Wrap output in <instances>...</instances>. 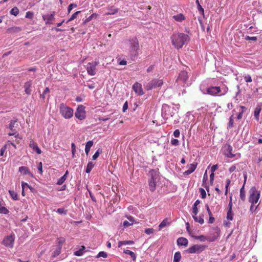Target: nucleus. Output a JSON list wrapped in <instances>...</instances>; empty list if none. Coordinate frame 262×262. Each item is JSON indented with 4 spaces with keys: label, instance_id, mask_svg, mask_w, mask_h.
Returning a JSON list of instances; mask_svg holds the SVG:
<instances>
[{
    "label": "nucleus",
    "instance_id": "nucleus-1",
    "mask_svg": "<svg viewBox=\"0 0 262 262\" xmlns=\"http://www.w3.org/2000/svg\"><path fill=\"white\" fill-rule=\"evenodd\" d=\"M172 45L177 49H181L183 46L190 41V37L188 34L174 32L170 37Z\"/></svg>",
    "mask_w": 262,
    "mask_h": 262
},
{
    "label": "nucleus",
    "instance_id": "nucleus-2",
    "mask_svg": "<svg viewBox=\"0 0 262 262\" xmlns=\"http://www.w3.org/2000/svg\"><path fill=\"white\" fill-rule=\"evenodd\" d=\"M201 91L204 94H207L213 96H222L225 95L228 90V88L225 85H222L220 86H210L206 90H202L200 88Z\"/></svg>",
    "mask_w": 262,
    "mask_h": 262
},
{
    "label": "nucleus",
    "instance_id": "nucleus-3",
    "mask_svg": "<svg viewBox=\"0 0 262 262\" xmlns=\"http://www.w3.org/2000/svg\"><path fill=\"white\" fill-rule=\"evenodd\" d=\"M260 191L255 186L252 187L249 191V202L252 204H256L260 198Z\"/></svg>",
    "mask_w": 262,
    "mask_h": 262
},
{
    "label": "nucleus",
    "instance_id": "nucleus-4",
    "mask_svg": "<svg viewBox=\"0 0 262 262\" xmlns=\"http://www.w3.org/2000/svg\"><path fill=\"white\" fill-rule=\"evenodd\" d=\"M59 112L64 118L69 119L73 117L74 110L72 108L62 103L59 106Z\"/></svg>",
    "mask_w": 262,
    "mask_h": 262
},
{
    "label": "nucleus",
    "instance_id": "nucleus-5",
    "mask_svg": "<svg viewBox=\"0 0 262 262\" xmlns=\"http://www.w3.org/2000/svg\"><path fill=\"white\" fill-rule=\"evenodd\" d=\"M176 111L177 110L174 107L170 106L166 104H163L162 107V116L164 119H167L172 117Z\"/></svg>",
    "mask_w": 262,
    "mask_h": 262
},
{
    "label": "nucleus",
    "instance_id": "nucleus-6",
    "mask_svg": "<svg viewBox=\"0 0 262 262\" xmlns=\"http://www.w3.org/2000/svg\"><path fill=\"white\" fill-rule=\"evenodd\" d=\"M188 72L185 70H182L180 72L176 82L183 86H188L190 84L188 81Z\"/></svg>",
    "mask_w": 262,
    "mask_h": 262
},
{
    "label": "nucleus",
    "instance_id": "nucleus-7",
    "mask_svg": "<svg viewBox=\"0 0 262 262\" xmlns=\"http://www.w3.org/2000/svg\"><path fill=\"white\" fill-rule=\"evenodd\" d=\"M163 84V80L162 79H153L149 82L144 84L145 89L148 91L152 89L159 88Z\"/></svg>",
    "mask_w": 262,
    "mask_h": 262
},
{
    "label": "nucleus",
    "instance_id": "nucleus-8",
    "mask_svg": "<svg viewBox=\"0 0 262 262\" xmlns=\"http://www.w3.org/2000/svg\"><path fill=\"white\" fill-rule=\"evenodd\" d=\"M220 235V230L218 227L210 228L208 234V242H213L216 241Z\"/></svg>",
    "mask_w": 262,
    "mask_h": 262
},
{
    "label": "nucleus",
    "instance_id": "nucleus-9",
    "mask_svg": "<svg viewBox=\"0 0 262 262\" xmlns=\"http://www.w3.org/2000/svg\"><path fill=\"white\" fill-rule=\"evenodd\" d=\"M206 248L207 246L204 245H194L192 246L189 247L186 250V252L190 254H199L204 251Z\"/></svg>",
    "mask_w": 262,
    "mask_h": 262
},
{
    "label": "nucleus",
    "instance_id": "nucleus-10",
    "mask_svg": "<svg viewBox=\"0 0 262 262\" xmlns=\"http://www.w3.org/2000/svg\"><path fill=\"white\" fill-rule=\"evenodd\" d=\"M15 238V237L14 234L12 233L10 235L6 236L4 238L2 241V244L5 247L12 248L14 246Z\"/></svg>",
    "mask_w": 262,
    "mask_h": 262
},
{
    "label": "nucleus",
    "instance_id": "nucleus-11",
    "mask_svg": "<svg viewBox=\"0 0 262 262\" xmlns=\"http://www.w3.org/2000/svg\"><path fill=\"white\" fill-rule=\"evenodd\" d=\"M99 64L98 61H95L86 64V69L89 75L94 76L96 74V68Z\"/></svg>",
    "mask_w": 262,
    "mask_h": 262
},
{
    "label": "nucleus",
    "instance_id": "nucleus-12",
    "mask_svg": "<svg viewBox=\"0 0 262 262\" xmlns=\"http://www.w3.org/2000/svg\"><path fill=\"white\" fill-rule=\"evenodd\" d=\"M75 117L80 120H83L85 118V106L83 105H79L77 107L75 114Z\"/></svg>",
    "mask_w": 262,
    "mask_h": 262
},
{
    "label": "nucleus",
    "instance_id": "nucleus-13",
    "mask_svg": "<svg viewBox=\"0 0 262 262\" xmlns=\"http://www.w3.org/2000/svg\"><path fill=\"white\" fill-rule=\"evenodd\" d=\"M149 176L150 177V180L159 182L160 179V173L158 169H151L149 171Z\"/></svg>",
    "mask_w": 262,
    "mask_h": 262
},
{
    "label": "nucleus",
    "instance_id": "nucleus-14",
    "mask_svg": "<svg viewBox=\"0 0 262 262\" xmlns=\"http://www.w3.org/2000/svg\"><path fill=\"white\" fill-rule=\"evenodd\" d=\"M223 149L224 155L226 157L232 158L235 156V155H234L232 152L233 149L232 147L230 144H226L224 146Z\"/></svg>",
    "mask_w": 262,
    "mask_h": 262
},
{
    "label": "nucleus",
    "instance_id": "nucleus-15",
    "mask_svg": "<svg viewBox=\"0 0 262 262\" xmlns=\"http://www.w3.org/2000/svg\"><path fill=\"white\" fill-rule=\"evenodd\" d=\"M130 48L132 51L137 52L139 49V42L136 37L130 39Z\"/></svg>",
    "mask_w": 262,
    "mask_h": 262
},
{
    "label": "nucleus",
    "instance_id": "nucleus-16",
    "mask_svg": "<svg viewBox=\"0 0 262 262\" xmlns=\"http://www.w3.org/2000/svg\"><path fill=\"white\" fill-rule=\"evenodd\" d=\"M133 89L135 92L139 96L142 95L144 94L142 85L138 82H136L133 85Z\"/></svg>",
    "mask_w": 262,
    "mask_h": 262
},
{
    "label": "nucleus",
    "instance_id": "nucleus-17",
    "mask_svg": "<svg viewBox=\"0 0 262 262\" xmlns=\"http://www.w3.org/2000/svg\"><path fill=\"white\" fill-rule=\"evenodd\" d=\"M55 12L51 14H47L42 16L43 19L46 21V24H51L52 21L54 19Z\"/></svg>",
    "mask_w": 262,
    "mask_h": 262
},
{
    "label": "nucleus",
    "instance_id": "nucleus-18",
    "mask_svg": "<svg viewBox=\"0 0 262 262\" xmlns=\"http://www.w3.org/2000/svg\"><path fill=\"white\" fill-rule=\"evenodd\" d=\"M19 172H20L23 175H29L31 177H33V173L29 170V168L26 166H21L19 167Z\"/></svg>",
    "mask_w": 262,
    "mask_h": 262
},
{
    "label": "nucleus",
    "instance_id": "nucleus-19",
    "mask_svg": "<svg viewBox=\"0 0 262 262\" xmlns=\"http://www.w3.org/2000/svg\"><path fill=\"white\" fill-rule=\"evenodd\" d=\"M29 146L33 149L37 154L41 153V149L39 148L37 144L33 140L30 141L29 143Z\"/></svg>",
    "mask_w": 262,
    "mask_h": 262
},
{
    "label": "nucleus",
    "instance_id": "nucleus-20",
    "mask_svg": "<svg viewBox=\"0 0 262 262\" xmlns=\"http://www.w3.org/2000/svg\"><path fill=\"white\" fill-rule=\"evenodd\" d=\"M188 166V169L184 172V175H189L192 173L195 170L197 166V164L192 163L189 165Z\"/></svg>",
    "mask_w": 262,
    "mask_h": 262
},
{
    "label": "nucleus",
    "instance_id": "nucleus-21",
    "mask_svg": "<svg viewBox=\"0 0 262 262\" xmlns=\"http://www.w3.org/2000/svg\"><path fill=\"white\" fill-rule=\"evenodd\" d=\"M106 9L108 11L105 13L104 15H105L115 14L118 11V9L113 6H108Z\"/></svg>",
    "mask_w": 262,
    "mask_h": 262
},
{
    "label": "nucleus",
    "instance_id": "nucleus-22",
    "mask_svg": "<svg viewBox=\"0 0 262 262\" xmlns=\"http://www.w3.org/2000/svg\"><path fill=\"white\" fill-rule=\"evenodd\" d=\"M177 244L179 246H187L188 244V241L185 237H181L178 238Z\"/></svg>",
    "mask_w": 262,
    "mask_h": 262
},
{
    "label": "nucleus",
    "instance_id": "nucleus-23",
    "mask_svg": "<svg viewBox=\"0 0 262 262\" xmlns=\"http://www.w3.org/2000/svg\"><path fill=\"white\" fill-rule=\"evenodd\" d=\"M32 85V81H29L25 83L24 88L26 93L28 95H30L31 93V90L30 89Z\"/></svg>",
    "mask_w": 262,
    "mask_h": 262
},
{
    "label": "nucleus",
    "instance_id": "nucleus-24",
    "mask_svg": "<svg viewBox=\"0 0 262 262\" xmlns=\"http://www.w3.org/2000/svg\"><path fill=\"white\" fill-rule=\"evenodd\" d=\"M261 111V108L259 105H257L254 110V116L255 119L258 121L259 119V114Z\"/></svg>",
    "mask_w": 262,
    "mask_h": 262
},
{
    "label": "nucleus",
    "instance_id": "nucleus-25",
    "mask_svg": "<svg viewBox=\"0 0 262 262\" xmlns=\"http://www.w3.org/2000/svg\"><path fill=\"white\" fill-rule=\"evenodd\" d=\"M172 18L178 22H182L183 20L185 19V17L182 13H179L177 15H173Z\"/></svg>",
    "mask_w": 262,
    "mask_h": 262
},
{
    "label": "nucleus",
    "instance_id": "nucleus-26",
    "mask_svg": "<svg viewBox=\"0 0 262 262\" xmlns=\"http://www.w3.org/2000/svg\"><path fill=\"white\" fill-rule=\"evenodd\" d=\"M68 173L69 172L68 170H67L64 174L58 180L57 182V184L58 185L62 184L64 183V182L66 180Z\"/></svg>",
    "mask_w": 262,
    "mask_h": 262
},
{
    "label": "nucleus",
    "instance_id": "nucleus-27",
    "mask_svg": "<svg viewBox=\"0 0 262 262\" xmlns=\"http://www.w3.org/2000/svg\"><path fill=\"white\" fill-rule=\"evenodd\" d=\"M158 182L155 181H154L150 180H149L148 185H149V189L151 191L153 192L156 190V184Z\"/></svg>",
    "mask_w": 262,
    "mask_h": 262
},
{
    "label": "nucleus",
    "instance_id": "nucleus-28",
    "mask_svg": "<svg viewBox=\"0 0 262 262\" xmlns=\"http://www.w3.org/2000/svg\"><path fill=\"white\" fill-rule=\"evenodd\" d=\"M239 196L241 199L243 201H245L246 200V191L245 190V185L244 184L242 187L240 189Z\"/></svg>",
    "mask_w": 262,
    "mask_h": 262
},
{
    "label": "nucleus",
    "instance_id": "nucleus-29",
    "mask_svg": "<svg viewBox=\"0 0 262 262\" xmlns=\"http://www.w3.org/2000/svg\"><path fill=\"white\" fill-rule=\"evenodd\" d=\"M93 145V142L92 141H89L86 142L85 147V152L86 154V155H89V153L90 151V149L91 147Z\"/></svg>",
    "mask_w": 262,
    "mask_h": 262
},
{
    "label": "nucleus",
    "instance_id": "nucleus-30",
    "mask_svg": "<svg viewBox=\"0 0 262 262\" xmlns=\"http://www.w3.org/2000/svg\"><path fill=\"white\" fill-rule=\"evenodd\" d=\"M193 238L195 239H198L201 242H204L206 241H208V236H206L203 235H199V236H193Z\"/></svg>",
    "mask_w": 262,
    "mask_h": 262
},
{
    "label": "nucleus",
    "instance_id": "nucleus-31",
    "mask_svg": "<svg viewBox=\"0 0 262 262\" xmlns=\"http://www.w3.org/2000/svg\"><path fill=\"white\" fill-rule=\"evenodd\" d=\"M134 244V242L133 241H119L118 242V247H121L123 245H133Z\"/></svg>",
    "mask_w": 262,
    "mask_h": 262
},
{
    "label": "nucleus",
    "instance_id": "nucleus-32",
    "mask_svg": "<svg viewBox=\"0 0 262 262\" xmlns=\"http://www.w3.org/2000/svg\"><path fill=\"white\" fill-rule=\"evenodd\" d=\"M85 249V247L84 246H82L78 250L74 252V254L77 256H82L84 253Z\"/></svg>",
    "mask_w": 262,
    "mask_h": 262
},
{
    "label": "nucleus",
    "instance_id": "nucleus-33",
    "mask_svg": "<svg viewBox=\"0 0 262 262\" xmlns=\"http://www.w3.org/2000/svg\"><path fill=\"white\" fill-rule=\"evenodd\" d=\"M123 252L124 253L130 255L134 261L136 260V255L134 252L128 250H124Z\"/></svg>",
    "mask_w": 262,
    "mask_h": 262
},
{
    "label": "nucleus",
    "instance_id": "nucleus-34",
    "mask_svg": "<svg viewBox=\"0 0 262 262\" xmlns=\"http://www.w3.org/2000/svg\"><path fill=\"white\" fill-rule=\"evenodd\" d=\"M17 125V120H11L9 125V128L11 131H14Z\"/></svg>",
    "mask_w": 262,
    "mask_h": 262
},
{
    "label": "nucleus",
    "instance_id": "nucleus-35",
    "mask_svg": "<svg viewBox=\"0 0 262 262\" xmlns=\"http://www.w3.org/2000/svg\"><path fill=\"white\" fill-rule=\"evenodd\" d=\"M195 222L199 223L200 224H203L204 223L203 216H197L196 215L192 216Z\"/></svg>",
    "mask_w": 262,
    "mask_h": 262
},
{
    "label": "nucleus",
    "instance_id": "nucleus-36",
    "mask_svg": "<svg viewBox=\"0 0 262 262\" xmlns=\"http://www.w3.org/2000/svg\"><path fill=\"white\" fill-rule=\"evenodd\" d=\"M181 258V255L180 252H177L174 253L173 262H180Z\"/></svg>",
    "mask_w": 262,
    "mask_h": 262
},
{
    "label": "nucleus",
    "instance_id": "nucleus-37",
    "mask_svg": "<svg viewBox=\"0 0 262 262\" xmlns=\"http://www.w3.org/2000/svg\"><path fill=\"white\" fill-rule=\"evenodd\" d=\"M9 193L12 198V199L14 200H18V196L17 193L12 190H9Z\"/></svg>",
    "mask_w": 262,
    "mask_h": 262
},
{
    "label": "nucleus",
    "instance_id": "nucleus-38",
    "mask_svg": "<svg viewBox=\"0 0 262 262\" xmlns=\"http://www.w3.org/2000/svg\"><path fill=\"white\" fill-rule=\"evenodd\" d=\"M57 247L62 248V244L65 242L66 239L64 237H60L57 238Z\"/></svg>",
    "mask_w": 262,
    "mask_h": 262
},
{
    "label": "nucleus",
    "instance_id": "nucleus-39",
    "mask_svg": "<svg viewBox=\"0 0 262 262\" xmlns=\"http://www.w3.org/2000/svg\"><path fill=\"white\" fill-rule=\"evenodd\" d=\"M19 9H18L17 7H13L10 11V13L11 14V15H14V16H17L18 13H19Z\"/></svg>",
    "mask_w": 262,
    "mask_h": 262
},
{
    "label": "nucleus",
    "instance_id": "nucleus-40",
    "mask_svg": "<svg viewBox=\"0 0 262 262\" xmlns=\"http://www.w3.org/2000/svg\"><path fill=\"white\" fill-rule=\"evenodd\" d=\"M168 224H169V223L168 222L167 220L166 219H164L159 225V229L161 230Z\"/></svg>",
    "mask_w": 262,
    "mask_h": 262
},
{
    "label": "nucleus",
    "instance_id": "nucleus-41",
    "mask_svg": "<svg viewBox=\"0 0 262 262\" xmlns=\"http://www.w3.org/2000/svg\"><path fill=\"white\" fill-rule=\"evenodd\" d=\"M94 164L92 162H89L87 165L85 172L86 173H90L93 168Z\"/></svg>",
    "mask_w": 262,
    "mask_h": 262
},
{
    "label": "nucleus",
    "instance_id": "nucleus-42",
    "mask_svg": "<svg viewBox=\"0 0 262 262\" xmlns=\"http://www.w3.org/2000/svg\"><path fill=\"white\" fill-rule=\"evenodd\" d=\"M195 3L197 4V8H198L199 12H200V14L203 15L204 14V9L202 7L201 5L200 4L199 0H196L195 1Z\"/></svg>",
    "mask_w": 262,
    "mask_h": 262
},
{
    "label": "nucleus",
    "instance_id": "nucleus-43",
    "mask_svg": "<svg viewBox=\"0 0 262 262\" xmlns=\"http://www.w3.org/2000/svg\"><path fill=\"white\" fill-rule=\"evenodd\" d=\"M233 213L232 210H228L227 214V219L228 220L231 221L233 220Z\"/></svg>",
    "mask_w": 262,
    "mask_h": 262
},
{
    "label": "nucleus",
    "instance_id": "nucleus-44",
    "mask_svg": "<svg viewBox=\"0 0 262 262\" xmlns=\"http://www.w3.org/2000/svg\"><path fill=\"white\" fill-rule=\"evenodd\" d=\"M102 152V150L99 148L93 156V160H95L99 156L100 153Z\"/></svg>",
    "mask_w": 262,
    "mask_h": 262
},
{
    "label": "nucleus",
    "instance_id": "nucleus-45",
    "mask_svg": "<svg viewBox=\"0 0 262 262\" xmlns=\"http://www.w3.org/2000/svg\"><path fill=\"white\" fill-rule=\"evenodd\" d=\"M80 13V11H77L76 12H75L74 14H73L72 15V16L70 17V18L68 19V20L67 21V23L69 22V21H71L73 20H74L75 18H76L77 15Z\"/></svg>",
    "mask_w": 262,
    "mask_h": 262
},
{
    "label": "nucleus",
    "instance_id": "nucleus-46",
    "mask_svg": "<svg viewBox=\"0 0 262 262\" xmlns=\"http://www.w3.org/2000/svg\"><path fill=\"white\" fill-rule=\"evenodd\" d=\"M199 191L200 192L201 197L202 199H205L206 197V192L205 190L202 188H200Z\"/></svg>",
    "mask_w": 262,
    "mask_h": 262
},
{
    "label": "nucleus",
    "instance_id": "nucleus-47",
    "mask_svg": "<svg viewBox=\"0 0 262 262\" xmlns=\"http://www.w3.org/2000/svg\"><path fill=\"white\" fill-rule=\"evenodd\" d=\"M50 92V89L49 88H46L43 93L42 94L40 95V98H42L43 99H44L45 98V95L47 94H48Z\"/></svg>",
    "mask_w": 262,
    "mask_h": 262
},
{
    "label": "nucleus",
    "instance_id": "nucleus-48",
    "mask_svg": "<svg viewBox=\"0 0 262 262\" xmlns=\"http://www.w3.org/2000/svg\"><path fill=\"white\" fill-rule=\"evenodd\" d=\"M56 212L57 213H58L59 214H63L64 215L67 214V211L63 208H60L57 209Z\"/></svg>",
    "mask_w": 262,
    "mask_h": 262
},
{
    "label": "nucleus",
    "instance_id": "nucleus-49",
    "mask_svg": "<svg viewBox=\"0 0 262 262\" xmlns=\"http://www.w3.org/2000/svg\"><path fill=\"white\" fill-rule=\"evenodd\" d=\"M244 79L246 82H252V78L249 75H246L244 76Z\"/></svg>",
    "mask_w": 262,
    "mask_h": 262
},
{
    "label": "nucleus",
    "instance_id": "nucleus-50",
    "mask_svg": "<svg viewBox=\"0 0 262 262\" xmlns=\"http://www.w3.org/2000/svg\"><path fill=\"white\" fill-rule=\"evenodd\" d=\"M0 213L7 214L9 213V211L5 207H0Z\"/></svg>",
    "mask_w": 262,
    "mask_h": 262
},
{
    "label": "nucleus",
    "instance_id": "nucleus-51",
    "mask_svg": "<svg viewBox=\"0 0 262 262\" xmlns=\"http://www.w3.org/2000/svg\"><path fill=\"white\" fill-rule=\"evenodd\" d=\"M100 257H102L104 258L106 257H107L106 253L104 251H101V252H99L98 255H97L96 257L99 258Z\"/></svg>",
    "mask_w": 262,
    "mask_h": 262
},
{
    "label": "nucleus",
    "instance_id": "nucleus-52",
    "mask_svg": "<svg viewBox=\"0 0 262 262\" xmlns=\"http://www.w3.org/2000/svg\"><path fill=\"white\" fill-rule=\"evenodd\" d=\"M233 116H231L229 118V121L228 124V128H231L233 127Z\"/></svg>",
    "mask_w": 262,
    "mask_h": 262
},
{
    "label": "nucleus",
    "instance_id": "nucleus-53",
    "mask_svg": "<svg viewBox=\"0 0 262 262\" xmlns=\"http://www.w3.org/2000/svg\"><path fill=\"white\" fill-rule=\"evenodd\" d=\"M170 143L174 146H178L179 144V141L176 139H172Z\"/></svg>",
    "mask_w": 262,
    "mask_h": 262
},
{
    "label": "nucleus",
    "instance_id": "nucleus-54",
    "mask_svg": "<svg viewBox=\"0 0 262 262\" xmlns=\"http://www.w3.org/2000/svg\"><path fill=\"white\" fill-rule=\"evenodd\" d=\"M21 187L22 189H25L27 187L32 189V187L28 183L24 182H21Z\"/></svg>",
    "mask_w": 262,
    "mask_h": 262
},
{
    "label": "nucleus",
    "instance_id": "nucleus-55",
    "mask_svg": "<svg viewBox=\"0 0 262 262\" xmlns=\"http://www.w3.org/2000/svg\"><path fill=\"white\" fill-rule=\"evenodd\" d=\"M34 13L31 11H28L26 14V17L32 19L33 17Z\"/></svg>",
    "mask_w": 262,
    "mask_h": 262
},
{
    "label": "nucleus",
    "instance_id": "nucleus-56",
    "mask_svg": "<svg viewBox=\"0 0 262 262\" xmlns=\"http://www.w3.org/2000/svg\"><path fill=\"white\" fill-rule=\"evenodd\" d=\"M245 39L247 40H253V41H256L257 38L256 36H252V37H250L249 36H246L245 37Z\"/></svg>",
    "mask_w": 262,
    "mask_h": 262
},
{
    "label": "nucleus",
    "instance_id": "nucleus-57",
    "mask_svg": "<svg viewBox=\"0 0 262 262\" xmlns=\"http://www.w3.org/2000/svg\"><path fill=\"white\" fill-rule=\"evenodd\" d=\"M77 7V5L75 4H71L69 6L68 8V13H70L71 10L74 8H76Z\"/></svg>",
    "mask_w": 262,
    "mask_h": 262
},
{
    "label": "nucleus",
    "instance_id": "nucleus-58",
    "mask_svg": "<svg viewBox=\"0 0 262 262\" xmlns=\"http://www.w3.org/2000/svg\"><path fill=\"white\" fill-rule=\"evenodd\" d=\"M198 213V209L197 207L193 206L192 207V216H195Z\"/></svg>",
    "mask_w": 262,
    "mask_h": 262
},
{
    "label": "nucleus",
    "instance_id": "nucleus-59",
    "mask_svg": "<svg viewBox=\"0 0 262 262\" xmlns=\"http://www.w3.org/2000/svg\"><path fill=\"white\" fill-rule=\"evenodd\" d=\"M61 247H57V249L54 252V256H56L58 255L61 252Z\"/></svg>",
    "mask_w": 262,
    "mask_h": 262
},
{
    "label": "nucleus",
    "instance_id": "nucleus-60",
    "mask_svg": "<svg viewBox=\"0 0 262 262\" xmlns=\"http://www.w3.org/2000/svg\"><path fill=\"white\" fill-rule=\"evenodd\" d=\"M37 169L40 174H42V164L41 162H39L38 166H37Z\"/></svg>",
    "mask_w": 262,
    "mask_h": 262
},
{
    "label": "nucleus",
    "instance_id": "nucleus-61",
    "mask_svg": "<svg viewBox=\"0 0 262 262\" xmlns=\"http://www.w3.org/2000/svg\"><path fill=\"white\" fill-rule=\"evenodd\" d=\"M180 132L179 129H176L173 132V136L176 138H178L180 137Z\"/></svg>",
    "mask_w": 262,
    "mask_h": 262
},
{
    "label": "nucleus",
    "instance_id": "nucleus-62",
    "mask_svg": "<svg viewBox=\"0 0 262 262\" xmlns=\"http://www.w3.org/2000/svg\"><path fill=\"white\" fill-rule=\"evenodd\" d=\"M133 224L132 223H129V222H128L127 221H124L123 222V226L124 227H127L132 225H133Z\"/></svg>",
    "mask_w": 262,
    "mask_h": 262
},
{
    "label": "nucleus",
    "instance_id": "nucleus-63",
    "mask_svg": "<svg viewBox=\"0 0 262 262\" xmlns=\"http://www.w3.org/2000/svg\"><path fill=\"white\" fill-rule=\"evenodd\" d=\"M231 181L230 179H227L226 181L225 189H228L229 185L230 184Z\"/></svg>",
    "mask_w": 262,
    "mask_h": 262
},
{
    "label": "nucleus",
    "instance_id": "nucleus-64",
    "mask_svg": "<svg viewBox=\"0 0 262 262\" xmlns=\"http://www.w3.org/2000/svg\"><path fill=\"white\" fill-rule=\"evenodd\" d=\"M145 232L147 234H150L153 232L152 228H147L145 230Z\"/></svg>",
    "mask_w": 262,
    "mask_h": 262
}]
</instances>
